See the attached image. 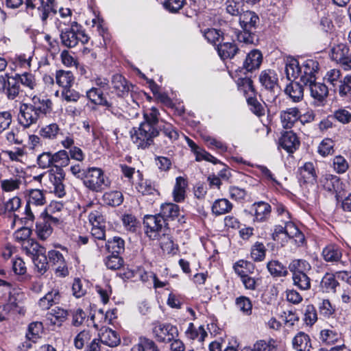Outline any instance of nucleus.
<instances>
[{
    "instance_id": "1",
    "label": "nucleus",
    "mask_w": 351,
    "mask_h": 351,
    "mask_svg": "<svg viewBox=\"0 0 351 351\" xmlns=\"http://www.w3.org/2000/svg\"><path fill=\"white\" fill-rule=\"evenodd\" d=\"M19 121L24 128L36 124L38 119L52 110V101L49 99H41L34 95L29 103L20 106Z\"/></svg>"
},
{
    "instance_id": "2",
    "label": "nucleus",
    "mask_w": 351,
    "mask_h": 351,
    "mask_svg": "<svg viewBox=\"0 0 351 351\" xmlns=\"http://www.w3.org/2000/svg\"><path fill=\"white\" fill-rule=\"evenodd\" d=\"M132 143L138 148L146 149L154 144V140L159 135V130L148 123H141L138 127H133L130 132Z\"/></svg>"
},
{
    "instance_id": "3",
    "label": "nucleus",
    "mask_w": 351,
    "mask_h": 351,
    "mask_svg": "<svg viewBox=\"0 0 351 351\" xmlns=\"http://www.w3.org/2000/svg\"><path fill=\"white\" fill-rule=\"evenodd\" d=\"M311 267L307 261L301 259L293 260L289 265V269L292 273L293 285L300 290L306 291L311 288V279L307 274Z\"/></svg>"
},
{
    "instance_id": "4",
    "label": "nucleus",
    "mask_w": 351,
    "mask_h": 351,
    "mask_svg": "<svg viewBox=\"0 0 351 351\" xmlns=\"http://www.w3.org/2000/svg\"><path fill=\"white\" fill-rule=\"evenodd\" d=\"M83 183L89 190L101 192L108 187L110 182L101 169L91 167L86 171Z\"/></svg>"
},
{
    "instance_id": "5",
    "label": "nucleus",
    "mask_w": 351,
    "mask_h": 351,
    "mask_svg": "<svg viewBox=\"0 0 351 351\" xmlns=\"http://www.w3.org/2000/svg\"><path fill=\"white\" fill-rule=\"evenodd\" d=\"M56 26L60 32V38L62 45L67 48L75 47L79 42L85 44L88 41V37L83 31H71L64 29L66 21L56 19Z\"/></svg>"
},
{
    "instance_id": "6",
    "label": "nucleus",
    "mask_w": 351,
    "mask_h": 351,
    "mask_svg": "<svg viewBox=\"0 0 351 351\" xmlns=\"http://www.w3.org/2000/svg\"><path fill=\"white\" fill-rule=\"evenodd\" d=\"M45 204L46 199L42 190H29L28 192V199L25 210V219L26 221H33L34 216L32 212V207L44 206Z\"/></svg>"
},
{
    "instance_id": "7",
    "label": "nucleus",
    "mask_w": 351,
    "mask_h": 351,
    "mask_svg": "<svg viewBox=\"0 0 351 351\" xmlns=\"http://www.w3.org/2000/svg\"><path fill=\"white\" fill-rule=\"evenodd\" d=\"M153 333L157 341L162 343H169L178 336L177 327L171 324H155Z\"/></svg>"
},
{
    "instance_id": "8",
    "label": "nucleus",
    "mask_w": 351,
    "mask_h": 351,
    "mask_svg": "<svg viewBox=\"0 0 351 351\" xmlns=\"http://www.w3.org/2000/svg\"><path fill=\"white\" fill-rule=\"evenodd\" d=\"M146 234L152 239H155L165 224L164 219L157 215H146L143 220Z\"/></svg>"
},
{
    "instance_id": "9",
    "label": "nucleus",
    "mask_w": 351,
    "mask_h": 351,
    "mask_svg": "<svg viewBox=\"0 0 351 351\" xmlns=\"http://www.w3.org/2000/svg\"><path fill=\"white\" fill-rule=\"evenodd\" d=\"M319 64L314 60H306L301 66L300 82L304 85L316 80L315 73L318 71Z\"/></svg>"
},
{
    "instance_id": "10",
    "label": "nucleus",
    "mask_w": 351,
    "mask_h": 351,
    "mask_svg": "<svg viewBox=\"0 0 351 351\" xmlns=\"http://www.w3.org/2000/svg\"><path fill=\"white\" fill-rule=\"evenodd\" d=\"M305 86L308 87L311 96L314 99L315 104L317 106L323 105L328 94V87L324 84L315 81L309 82Z\"/></svg>"
},
{
    "instance_id": "11",
    "label": "nucleus",
    "mask_w": 351,
    "mask_h": 351,
    "mask_svg": "<svg viewBox=\"0 0 351 351\" xmlns=\"http://www.w3.org/2000/svg\"><path fill=\"white\" fill-rule=\"evenodd\" d=\"M321 186L326 191L340 193L343 190V183L339 177L332 175L325 174L320 178Z\"/></svg>"
},
{
    "instance_id": "12",
    "label": "nucleus",
    "mask_w": 351,
    "mask_h": 351,
    "mask_svg": "<svg viewBox=\"0 0 351 351\" xmlns=\"http://www.w3.org/2000/svg\"><path fill=\"white\" fill-rule=\"evenodd\" d=\"M263 87L271 92H274L278 88V78L275 71L265 69L261 72L258 77Z\"/></svg>"
},
{
    "instance_id": "13",
    "label": "nucleus",
    "mask_w": 351,
    "mask_h": 351,
    "mask_svg": "<svg viewBox=\"0 0 351 351\" xmlns=\"http://www.w3.org/2000/svg\"><path fill=\"white\" fill-rule=\"evenodd\" d=\"M280 146L289 153H293L300 146V141L293 131L282 134L280 138Z\"/></svg>"
},
{
    "instance_id": "14",
    "label": "nucleus",
    "mask_w": 351,
    "mask_h": 351,
    "mask_svg": "<svg viewBox=\"0 0 351 351\" xmlns=\"http://www.w3.org/2000/svg\"><path fill=\"white\" fill-rule=\"evenodd\" d=\"M8 77V86H7V96L10 99H14L17 97H21L24 95H27L26 91L21 87L22 85L19 82L16 75L14 76Z\"/></svg>"
},
{
    "instance_id": "15",
    "label": "nucleus",
    "mask_w": 351,
    "mask_h": 351,
    "mask_svg": "<svg viewBox=\"0 0 351 351\" xmlns=\"http://www.w3.org/2000/svg\"><path fill=\"white\" fill-rule=\"evenodd\" d=\"M319 339L325 345H333L341 342V334L334 327L324 328L320 330Z\"/></svg>"
},
{
    "instance_id": "16",
    "label": "nucleus",
    "mask_w": 351,
    "mask_h": 351,
    "mask_svg": "<svg viewBox=\"0 0 351 351\" xmlns=\"http://www.w3.org/2000/svg\"><path fill=\"white\" fill-rule=\"evenodd\" d=\"M239 23L242 29L256 28L259 23L258 16L253 11H243L239 16Z\"/></svg>"
},
{
    "instance_id": "17",
    "label": "nucleus",
    "mask_w": 351,
    "mask_h": 351,
    "mask_svg": "<svg viewBox=\"0 0 351 351\" xmlns=\"http://www.w3.org/2000/svg\"><path fill=\"white\" fill-rule=\"evenodd\" d=\"M99 340L103 344L112 348L117 347L121 343V339L117 332L109 328H104L101 330Z\"/></svg>"
},
{
    "instance_id": "18",
    "label": "nucleus",
    "mask_w": 351,
    "mask_h": 351,
    "mask_svg": "<svg viewBox=\"0 0 351 351\" xmlns=\"http://www.w3.org/2000/svg\"><path fill=\"white\" fill-rule=\"evenodd\" d=\"M86 97L95 105L106 106L108 110H110L112 108V104L104 96L103 90L97 87H92L88 90Z\"/></svg>"
},
{
    "instance_id": "19",
    "label": "nucleus",
    "mask_w": 351,
    "mask_h": 351,
    "mask_svg": "<svg viewBox=\"0 0 351 351\" xmlns=\"http://www.w3.org/2000/svg\"><path fill=\"white\" fill-rule=\"evenodd\" d=\"M300 178L304 180V182L314 184L316 182L317 174L315 165L311 162H307L303 166L299 168Z\"/></svg>"
},
{
    "instance_id": "20",
    "label": "nucleus",
    "mask_w": 351,
    "mask_h": 351,
    "mask_svg": "<svg viewBox=\"0 0 351 351\" xmlns=\"http://www.w3.org/2000/svg\"><path fill=\"white\" fill-rule=\"evenodd\" d=\"M300 111L297 108H290L282 111L280 112V119L283 128H291L300 119Z\"/></svg>"
},
{
    "instance_id": "21",
    "label": "nucleus",
    "mask_w": 351,
    "mask_h": 351,
    "mask_svg": "<svg viewBox=\"0 0 351 351\" xmlns=\"http://www.w3.org/2000/svg\"><path fill=\"white\" fill-rule=\"evenodd\" d=\"M112 84L119 97H123L128 95L130 91L131 85L129 84L125 78L121 75L116 74L113 75Z\"/></svg>"
},
{
    "instance_id": "22",
    "label": "nucleus",
    "mask_w": 351,
    "mask_h": 351,
    "mask_svg": "<svg viewBox=\"0 0 351 351\" xmlns=\"http://www.w3.org/2000/svg\"><path fill=\"white\" fill-rule=\"evenodd\" d=\"M263 60L262 53L259 50L254 49L246 56L243 63V67L247 71H252L260 67Z\"/></svg>"
},
{
    "instance_id": "23",
    "label": "nucleus",
    "mask_w": 351,
    "mask_h": 351,
    "mask_svg": "<svg viewBox=\"0 0 351 351\" xmlns=\"http://www.w3.org/2000/svg\"><path fill=\"white\" fill-rule=\"evenodd\" d=\"M254 210V220L256 221H267L271 214V206L265 202H255L252 205Z\"/></svg>"
},
{
    "instance_id": "24",
    "label": "nucleus",
    "mask_w": 351,
    "mask_h": 351,
    "mask_svg": "<svg viewBox=\"0 0 351 351\" xmlns=\"http://www.w3.org/2000/svg\"><path fill=\"white\" fill-rule=\"evenodd\" d=\"M292 346L296 351H310L311 342L309 336L304 332H299L292 339Z\"/></svg>"
},
{
    "instance_id": "25",
    "label": "nucleus",
    "mask_w": 351,
    "mask_h": 351,
    "mask_svg": "<svg viewBox=\"0 0 351 351\" xmlns=\"http://www.w3.org/2000/svg\"><path fill=\"white\" fill-rule=\"evenodd\" d=\"M285 92L294 102L300 101L304 97V88L302 85L298 82L292 81L290 82L287 85Z\"/></svg>"
},
{
    "instance_id": "26",
    "label": "nucleus",
    "mask_w": 351,
    "mask_h": 351,
    "mask_svg": "<svg viewBox=\"0 0 351 351\" xmlns=\"http://www.w3.org/2000/svg\"><path fill=\"white\" fill-rule=\"evenodd\" d=\"M21 247L23 251H24L27 255L30 256L32 258L46 252L45 249L34 239L25 241L22 243Z\"/></svg>"
},
{
    "instance_id": "27",
    "label": "nucleus",
    "mask_w": 351,
    "mask_h": 351,
    "mask_svg": "<svg viewBox=\"0 0 351 351\" xmlns=\"http://www.w3.org/2000/svg\"><path fill=\"white\" fill-rule=\"evenodd\" d=\"M179 213L180 208L177 204L165 203L161 205L159 215L164 219V221H165L169 219H175L178 217Z\"/></svg>"
},
{
    "instance_id": "28",
    "label": "nucleus",
    "mask_w": 351,
    "mask_h": 351,
    "mask_svg": "<svg viewBox=\"0 0 351 351\" xmlns=\"http://www.w3.org/2000/svg\"><path fill=\"white\" fill-rule=\"evenodd\" d=\"M342 256L340 247L335 245H328L323 249L322 256L327 262H337Z\"/></svg>"
},
{
    "instance_id": "29",
    "label": "nucleus",
    "mask_w": 351,
    "mask_h": 351,
    "mask_svg": "<svg viewBox=\"0 0 351 351\" xmlns=\"http://www.w3.org/2000/svg\"><path fill=\"white\" fill-rule=\"evenodd\" d=\"M285 73L287 78L291 81L300 77L301 66L296 59L291 58L287 61L285 66Z\"/></svg>"
},
{
    "instance_id": "30",
    "label": "nucleus",
    "mask_w": 351,
    "mask_h": 351,
    "mask_svg": "<svg viewBox=\"0 0 351 351\" xmlns=\"http://www.w3.org/2000/svg\"><path fill=\"white\" fill-rule=\"evenodd\" d=\"M238 51L239 48L234 43L226 42L217 45L218 53L223 59L232 58Z\"/></svg>"
},
{
    "instance_id": "31",
    "label": "nucleus",
    "mask_w": 351,
    "mask_h": 351,
    "mask_svg": "<svg viewBox=\"0 0 351 351\" xmlns=\"http://www.w3.org/2000/svg\"><path fill=\"white\" fill-rule=\"evenodd\" d=\"M285 234L289 238L294 239L298 245L303 243L304 241V234L291 221H285Z\"/></svg>"
},
{
    "instance_id": "32",
    "label": "nucleus",
    "mask_w": 351,
    "mask_h": 351,
    "mask_svg": "<svg viewBox=\"0 0 351 351\" xmlns=\"http://www.w3.org/2000/svg\"><path fill=\"white\" fill-rule=\"evenodd\" d=\"M56 83L64 88H70L74 81V77L71 71L59 70L56 74Z\"/></svg>"
},
{
    "instance_id": "33",
    "label": "nucleus",
    "mask_w": 351,
    "mask_h": 351,
    "mask_svg": "<svg viewBox=\"0 0 351 351\" xmlns=\"http://www.w3.org/2000/svg\"><path fill=\"white\" fill-rule=\"evenodd\" d=\"M159 133L162 132L165 136L167 137L171 142H173L179 137L177 129L171 123L161 121L158 127Z\"/></svg>"
},
{
    "instance_id": "34",
    "label": "nucleus",
    "mask_w": 351,
    "mask_h": 351,
    "mask_svg": "<svg viewBox=\"0 0 351 351\" xmlns=\"http://www.w3.org/2000/svg\"><path fill=\"white\" fill-rule=\"evenodd\" d=\"M143 119L141 123H148L154 128H158L159 124L160 112L155 107L147 108L143 111Z\"/></svg>"
},
{
    "instance_id": "35",
    "label": "nucleus",
    "mask_w": 351,
    "mask_h": 351,
    "mask_svg": "<svg viewBox=\"0 0 351 351\" xmlns=\"http://www.w3.org/2000/svg\"><path fill=\"white\" fill-rule=\"evenodd\" d=\"M234 269L236 274H238L240 278H242L247 275L253 274L254 271V266L249 261L240 260L234 264Z\"/></svg>"
},
{
    "instance_id": "36",
    "label": "nucleus",
    "mask_w": 351,
    "mask_h": 351,
    "mask_svg": "<svg viewBox=\"0 0 351 351\" xmlns=\"http://www.w3.org/2000/svg\"><path fill=\"white\" fill-rule=\"evenodd\" d=\"M187 184L184 178L178 177L173 191V199L176 202H180L184 199L185 188Z\"/></svg>"
},
{
    "instance_id": "37",
    "label": "nucleus",
    "mask_w": 351,
    "mask_h": 351,
    "mask_svg": "<svg viewBox=\"0 0 351 351\" xmlns=\"http://www.w3.org/2000/svg\"><path fill=\"white\" fill-rule=\"evenodd\" d=\"M52 231L50 221L42 219L36 222V232L40 239H47L51 234Z\"/></svg>"
},
{
    "instance_id": "38",
    "label": "nucleus",
    "mask_w": 351,
    "mask_h": 351,
    "mask_svg": "<svg viewBox=\"0 0 351 351\" xmlns=\"http://www.w3.org/2000/svg\"><path fill=\"white\" fill-rule=\"evenodd\" d=\"M103 199L104 203L109 206H118L123 203V195L120 191H113L105 193Z\"/></svg>"
},
{
    "instance_id": "39",
    "label": "nucleus",
    "mask_w": 351,
    "mask_h": 351,
    "mask_svg": "<svg viewBox=\"0 0 351 351\" xmlns=\"http://www.w3.org/2000/svg\"><path fill=\"white\" fill-rule=\"evenodd\" d=\"M232 208V204L226 199L216 200L212 206V211L215 215H221L229 213Z\"/></svg>"
},
{
    "instance_id": "40",
    "label": "nucleus",
    "mask_w": 351,
    "mask_h": 351,
    "mask_svg": "<svg viewBox=\"0 0 351 351\" xmlns=\"http://www.w3.org/2000/svg\"><path fill=\"white\" fill-rule=\"evenodd\" d=\"M52 158L53 166L56 168V170H57V168L68 166L70 162L68 152L63 149L52 154Z\"/></svg>"
},
{
    "instance_id": "41",
    "label": "nucleus",
    "mask_w": 351,
    "mask_h": 351,
    "mask_svg": "<svg viewBox=\"0 0 351 351\" xmlns=\"http://www.w3.org/2000/svg\"><path fill=\"white\" fill-rule=\"evenodd\" d=\"M16 77L18 78L23 88L28 90H34L36 86L35 76L32 73L25 72L22 74H16Z\"/></svg>"
},
{
    "instance_id": "42",
    "label": "nucleus",
    "mask_w": 351,
    "mask_h": 351,
    "mask_svg": "<svg viewBox=\"0 0 351 351\" xmlns=\"http://www.w3.org/2000/svg\"><path fill=\"white\" fill-rule=\"evenodd\" d=\"M267 267L271 275L274 277L286 276L288 274L287 267L278 261H269Z\"/></svg>"
},
{
    "instance_id": "43",
    "label": "nucleus",
    "mask_w": 351,
    "mask_h": 351,
    "mask_svg": "<svg viewBox=\"0 0 351 351\" xmlns=\"http://www.w3.org/2000/svg\"><path fill=\"white\" fill-rule=\"evenodd\" d=\"M68 315V312L60 307L53 308L47 313V317L53 324H59L64 322Z\"/></svg>"
},
{
    "instance_id": "44",
    "label": "nucleus",
    "mask_w": 351,
    "mask_h": 351,
    "mask_svg": "<svg viewBox=\"0 0 351 351\" xmlns=\"http://www.w3.org/2000/svg\"><path fill=\"white\" fill-rule=\"evenodd\" d=\"M125 242L120 237H114L112 240H108L106 243V247L108 252L112 254L119 255L124 251Z\"/></svg>"
},
{
    "instance_id": "45",
    "label": "nucleus",
    "mask_w": 351,
    "mask_h": 351,
    "mask_svg": "<svg viewBox=\"0 0 351 351\" xmlns=\"http://www.w3.org/2000/svg\"><path fill=\"white\" fill-rule=\"evenodd\" d=\"M349 53V49L346 45L340 43L331 49L330 57L332 60L339 63Z\"/></svg>"
},
{
    "instance_id": "46",
    "label": "nucleus",
    "mask_w": 351,
    "mask_h": 351,
    "mask_svg": "<svg viewBox=\"0 0 351 351\" xmlns=\"http://www.w3.org/2000/svg\"><path fill=\"white\" fill-rule=\"evenodd\" d=\"M43 326L42 322H34L28 326V330L26 333V337L33 342H35L43 332Z\"/></svg>"
},
{
    "instance_id": "47",
    "label": "nucleus",
    "mask_w": 351,
    "mask_h": 351,
    "mask_svg": "<svg viewBox=\"0 0 351 351\" xmlns=\"http://www.w3.org/2000/svg\"><path fill=\"white\" fill-rule=\"evenodd\" d=\"M226 12L232 16H239L243 11L241 2L236 0H226L224 3Z\"/></svg>"
},
{
    "instance_id": "48",
    "label": "nucleus",
    "mask_w": 351,
    "mask_h": 351,
    "mask_svg": "<svg viewBox=\"0 0 351 351\" xmlns=\"http://www.w3.org/2000/svg\"><path fill=\"white\" fill-rule=\"evenodd\" d=\"M339 285V282L336 280L334 275L331 274H326L322 278L321 281V287L326 292H335L336 287Z\"/></svg>"
},
{
    "instance_id": "49",
    "label": "nucleus",
    "mask_w": 351,
    "mask_h": 351,
    "mask_svg": "<svg viewBox=\"0 0 351 351\" xmlns=\"http://www.w3.org/2000/svg\"><path fill=\"white\" fill-rule=\"evenodd\" d=\"M35 268L40 275L44 274L48 269L49 263L45 253L39 254L32 258Z\"/></svg>"
},
{
    "instance_id": "50",
    "label": "nucleus",
    "mask_w": 351,
    "mask_h": 351,
    "mask_svg": "<svg viewBox=\"0 0 351 351\" xmlns=\"http://www.w3.org/2000/svg\"><path fill=\"white\" fill-rule=\"evenodd\" d=\"M60 129L58 124L51 123L43 127L40 131V134L45 138L55 139L60 133Z\"/></svg>"
},
{
    "instance_id": "51",
    "label": "nucleus",
    "mask_w": 351,
    "mask_h": 351,
    "mask_svg": "<svg viewBox=\"0 0 351 351\" xmlns=\"http://www.w3.org/2000/svg\"><path fill=\"white\" fill-rule=\"evenodd\" d=\"M266 254V248L263 243L256 242L251 249V257L254 261H262Z\"/></svg>"
},
{
    "instance_id": "52",
    "label": "nucleus",
    "mask_w": 351,
    "mask_h": 351,
    "mask_svg": "<svg viewBox=\"0 0 351 351\" xmlns=\"http://www.w3.org/2000/svg\"><path fill=\"white\" fill-rule=\"evenodd\" d=\"M186 335L187 337L191 339H195L198 338L200 341H204V337L207 336L206 331L202 326L198 328V330H197L193 323H189L186 331Z\"/></svg>"
},
{
    "instance_id": "53",
    "label": "nucleus",
    "mask_w": 351,
    "mask_h": 351,
    "mask_svg": "<svg viewBox=\"0 0 351 351\" xmlns=\"http://www.w3.org/2000/svg\"><path fill=\"white\" fill-rule=\"evenodd\" d=\"M104 263L108 269L111 270H117L120 269L123 264V258L117 254L108 256L104 260Z\"/></svg>"
},
{
    "instance_id": "54",
    "label": "nucleus",
    "mask_w": 351,
    "mask_h": 351,
    "mask_svg": "<svg viewBox=\"0 0 351 351\" xmlns=\"http://www.w3.org/2000/svg\"><path fill=\"white\" fill-rule=\"evenodd\" d=\"M21 184L22 179L21 178L6 179L1 181L2 189L7 192L13 191L19 189Z\"/></svg>"
},
{
    "instance_id": "55",
    "label": "nucleus",
    "mask_w": 351,
    "mask_h": 351,
    "mask_svg": "<svg viewBox=\"0 0 351 351\" xmlns=\"http://www.w3.org/2000/svg\"><path fill=\"white\" fill-rule=\"evenodd\" d=\"M237 308L247 315H250L252 309V304L250 300L245 296H240L236 300Z\"/></svg>"
},
{
    "instance_id": "56",
    "label": "nucleus",
    "mask_w": 351,
    "mask_h": 351,
    "mask_svg": "<svg viewBox=\"0 0 351 351\" xmlns=\"http://www.w3.org/2000/svg\"><path fill=\"white\" fill-rule=\"evenodd\" d=\"M88 220L92 226H105L106 219L100 210H95L88 214Z\"/></svg>"
},
{
    "instance_id": "57",
    "label": "nucleus",
    "mask_w": 351,
    "mask_h": 351,
    "mask_svg": "<svg viewBox=\"0 0 351 351\" xmlns=\"http://www.w3.org/2000/svg\"><path fill=\"white\" fill-rule=\"evenodd\" d=\"M332 166L334 170L338 173H345L349 167L347 160L340 155L333 158Z\"/></svg>"
},
{
    "instance_id": "58",
    "label": "nucleus",
    "mask_w": 351,
    "mask_h": 351,
    "mask_svg": "<svg viewBox=\"0 0 351 351\" xmlns=\"http://www.w3.org/2000/svg\"><path fill=\"white\" fill-rule=\"evenodd\" d=\"M317 319V311L313 305H307L304 312V322L308 326L313 325Z\"/></svg>"
},
{
    "instance_id": "59",
    "label": "nucleus",
    "mask_w": 351,
    "mask_h": 351,
    "mask_svg": "<svg viewBox=\"0 0 351 351\" xmlns=\"http://www.w3.org/2000/svg\"><path fill=\"white\" fill-rule=\"evenodd\" d=\"M185 3V0H165L163 5L169 12L177 13L183 8Z\"/></svg>"
},
{
    "instance_id": "60",
    "label": "nucleus",
    "mask_w": 351,
    "mask_h": 351,
    "mask_svg": "<svg viewBox=\"0 0 351 351\" xmlns=\"http://www.w3.org/2000/svg\"><path fill=\"white\" fill-rule=\"evenodd\" d=\"M334 142L330 138L324 139L318 146V153L322 156H326L333 152Z\"/></svg>"
},
{
    "instance_id": "61",
    "label": "nucleus",
    "mask_w": 351,
    "mask_h": 351,
    "mask_svg": "<svg viewBox=\"0 0 351 351\" xmlns=\"http://www.w3.org/2000/svg\"><path fill=\"white\" fill-rule=\"evenodd\" d=\"M52 154L47 152L39 154L37 157V164L40 168L47 169L53 166Z\"/></svg>"
},
{
    "instance_id": "62",
    "label": "nucleus",
    "mask_w": 351,
    "mask_h": 351,
    "mask_svg": "<svg viewBox=\"0 0 351 351\" xmlns=\"http://www.w3.org/2000/svg\"><path fill=\"white\" fill-rule=\"evenodd\" d=\"M237 39L239 42L245 44H252L254 43V36L250 29H242L236 32Z\"/></svg>"
},
{
    "instance_id": "63",
    "label": "nucleus",
    "mask_w": 351,
    "mask_h": 351,
    "mask_svg": "<svg viewBox=\"0 0 351 351\" xmlns=\"http://www.w3.org/2000/svg\"><path fill=\"white\" fill-rule=\"evenodd\" d=\"M324 80L333 86H335L337 83L341 82L340 71L336 69H330L326 73Z\"/></svg>"
},
{
    "instance_id": "64",
    "label": "nucleus",
    "mask_w": 351,
    "mask_h": 351,
    "mask_svg": "<svg viewBox=\"0 0 351 351\" xmlns=\"http://www.w3.org/2000/svg\"><path fill=\"white\" fill-rule=\"evenodd\" d=\"M339 83V93L341 97L346 96L351 93V75H346Z\"/></svg>"
}]
</instances>
